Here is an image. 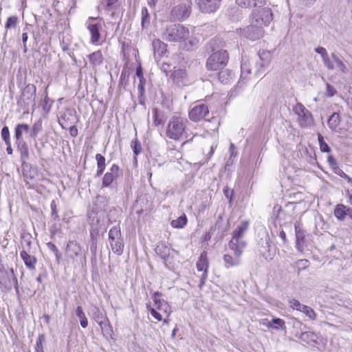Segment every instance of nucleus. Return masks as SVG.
Segmentation results:
<instances>
[{"mask_svg":"<svg viewBox=\"0 0 352 352\" xmlns=\"http://www.w3.org/2000/svg\"><path fill=\"white\" fill-rule=\"evenodd\" d=\"M103 216V214H91L89 216L90 223L92 226H100V218Z\"/></svg>","mask_w":352,"mask_h":352,"instance_id":"nucleus-46","label":"nucleus"},{"mask_svg":"<svg viewBox=\"0 0 352 352\" xmlns=\"http://www.w3.org/2000/svg\"><path fill=\"white\" fill-rule=\"evenodd\" d=\"M13 284L15 285V288L17 289L18 280L13 269H10V272L6 271L4 267L0 269L1 288L10 289Z\"/></svg>","mask_w":352,"mask_h":352,"instance_id":"nucleus-12","label":"nucleus"},{"mask_svg":"<svg viewBox=\"0 0 352 352\" xmlns=\"http://www.w3.org/2000/svg\"><path fill=\"white\" fill-rule=\"evenodd\" d=\"M188 121L180 116H173L168 120L166 127V135L175 141H182L187 138V124Z\"/></svg>","mask_w":352,"mask_h":352,"instance_id":"nucleus-2","label":"nucleus"},{"mask_svg":"<svg viewBox=\"0 0 352 352\" xmlns=\"http://www.w3.org/2000/svg\"><path fill=\"white\" fill-rule=\"evenodd\" d=\"M135 74L138 77L140 82L141 80L145 81V79L144 78V76H143V72H142V69L141 67H139L136 69Z\"/></svg>","mask_w":352,"mask_h":352,"instance_id":"nucleus-60","label":"nucleus"},{"mask_svg":"<svg viewBox=\"0 0 352 352\" xmlns=\"http://www.w3.org/2000/svg\"><path fill=\"white\" fill-rule=\"evenodd\" d=\"M236 4L242 8L252 9L264 6L267 0H235Z\"/></svg>","mask_w":352,"mask_h":352,"instance_id":"nucleus-25","label":"nucleus"},{"mask_svg":"<svg viewBox=\"0 0 352 352\" xmlns=\"http://www.w3.org/2000/svg\"><path fill=\"white\" fill-rule=\"evenodd\" d=\"M66 254L74 260L82 254V248L76 241H69L66 247Z\"/></svg>","mask_w":352,"mask_h":352,"instance_id":"nucleus-23","label":"nucleus"},{"mask_svg":"<svg viewBox=\"0 0 352 352\" xmlns=\"http://www.w3.org/2000/svg\"><path fill=\"white\" fill-rule=\"evenodd\" d=\"M141 23L142 28H146L149 25V14L146 8H143L142 10Z\"/></svg>","mask_w":352,"mask_h":352,"instance_id":"nucleus-43","label":"nucleus"},{"mask_svg":"<svg viewBox=\"0 0 352 352\" xmlns=\"http://www.w3.org/2000/svg\"><path fill=\"white\" fill-rule=\"evenodd\" d=\"M96 160L97 161V166H105V158L101 154H96Z\"/></svg>","mask_w":352,"mask_h":352,"instance_id":"nucleus-55","label":"nucleus"},{"mask_svg":"<svg viewBox=\"0 0 352 352\" xmlns=\"http://www.w3.org/2000/svg\"><path fill=\"white\" fill-rule=\"evenodd\" d=\"M320 149L322 152L324 153H329L331 151V148L329 145L324 142H322L320 145Z\"/></svg>","mask_w":352,"mask_h":352,"instance_id":"nucleus-59","label":"nucleus"},{"mask_svg":"<svg viewBox=\"0 0 352 352\" xmlns=\"http://www.w3.org/2000/svg\"><path fill=\"white\" fill-rule=\"evenodd\" d=\"M161 296V293L155 292L153 293L151 298L154 301L155 308L168 316L171 313V308L166 300L160 298Z\"/></svg>","mask_w":352,"mask_h":352,"instance_id":"nucleus-21","label":"nucleus"},{"mask_svg":"<svg viewBox=\"0 0 352 352\" xmlns=\"http://www.w3.org/2000/svg\"><path fill=\"white\" fill-rule=\"evenodd\" d=\"M19 151H20V157L23 163L29 157V149L28 146L25 142H20L16 143Z\"/></svg>","mask_w":352,"mask_h":352,"instance_id":"nucleus-34","label":"nucleus"},{"mask_svg":"<svg viewBox=\"0 0 352 352\" xmlns=\"http://www.w3.org/2000/svg\"><path fill=\"white\" fill-rule=\"evenodd\" d=\"M337 93L336 89L329 83L326 84V93L325 95L328 97H333Z\"/></svg>","mask_w":352,"mask_h":352,"instance_id":"nucleus-52","label":"nucleus"},{"mask_svg":"<svg viewBox=\"0 0 352 352\" xmlns=\"http://www.w3.org/2000/svg\"><path fill=\"white\" fill-rule=\"evenodd\" d=\"M249 227V223L246 221H241L240 224L236 227L232 234V238L228 243V246H241L243 245V248L245 249L246 246V242L243 239V235L248 230Z\"/></svg>","mask_w":352,"mask_h":352,"instance_id":"nucleus-8","label":"nucleus"},{"mask_svg":"<svg viewBox=\"0 0 352 352\" xmlns=\"http://www.w3.org/2000/svg\"><path fill=\"white\" fill-rule=\"evenodd\" d=\"M209 113V109L206 104H199L192 108L188 112V117L192 122H199L205 118Z\"/></svg>","mask_w":352,"mask_h":352,"instance_id":"nucleus-15","label":"nucleus"},{"mask_svg":"<svg viewBox=\"0 0 352 352\" xmlns=\"http://www.w3.org/2000/svg\"><path fill=\"white\" fill-rule=\"evenodd\" d=\"M155 252L157 256L164 260L165 264L167 265L168 263L170 262V259L173 257L171 253L174 252L175 250L170 249L165 243L160 242L157 245Z\"/></svg>","mask_w":352,"mask_h":352,"instance_id":"nucleus-19","label":"nucleus"},{"mask_svg":"<svg viewBox=\"0 0 352 352\" xmlns=\"http://www.w3.org/2000/svg\"><path fill=\"white\" fill-rule=\"evenodd\" d=\"M42 130V123L41 121H38L37 122H35L32 128L31 132H30V137L33 138H36L38 134Z\"/></svg>","mask_w":352,"mask_h":352,"instance_id":"nucleus-44","label":"nucleus"},{"mask_svg":"<svg viewBox=\"0 0 352 352\" xmlns=\"http://www.w3.org/2000/svg\"><path fill=\"white\" fill-rule=\"evenodd\" d=\"M241 80L243 79L248 78V76L251 73V68H250V63L249 59L243 58L241 65Z\"/></svg>","mask_w":352,"mask_h":352,"instance_id":"nucleus-33","label":"nucleus"},{"mask_svg":"<svg viewBox=\"0 0 352 352\" xmlns=\"http://www.w3.org/2000/svg\"><path fill=\"white\" fill-rule=\"evenodd\" d=\"M92 314L94 320L100 326L102 331H107L110 327L107 318L103 316L98 307L93 309Z\"/></svg>","mask_w":352,"mask_h":352,"instance_id":"nucleus-24","label":"nucleus"},{"mask_svg":"<svg viewBox=\"0 0 352 352\" xmlns=\"http://www.w3.org/2000/svg\"><path fill=\"white\" fill-rule=\"evenodd\" d=\"M17 19V17L15 16L8 17L6 23V28L9 29L12 27H15L16 25Z\"/></svg>","mask_w":352,"mask_h":352,"instance_id":"nucleus-51","label":"nucleus"},{"mask_svg":"<svg viewBox=\"0 0 352 352\" xmlns=\"http://www.w3.org/2000/svg\"><path fill=\"white\" fill-rule=\"evenodd\" d=\"M162 38L170 43H184V48L191 50L198 44V41L190 35L189 29L180 23L169 24L164 29Z\"/></svg>","mask_w":352,"mask_h":352,"instance_id":"nucleus-1","label":"nucleus"},{"mask_svg":"<svg viewBox=\"0 0 352 352\" xmlns=\"http://www.w3.org/2000/svg\"><path fill=\"white\" fill-rule=\"evenodd\" d=\"M273 19L272 10L269 8H257L254 10L250 15V21L254 24L262 28L268 26Z\"/></svg>","mask_w":352,"mask_h":352,"instance_id":"nucleus-5","label":"nucleus"},{"mask_svg":"<svg viewBox=\"0 0 352 352\" xmlns=\"http://www.w3.org/2000/svg\"><path fill=\"white\" fill-rule=\"evenodd\" d=\"M70 135L73 137H76L78 134V130L75 126L70 127L69 129Z\"/></svg>","mask_w":352,"mask_h":352,"instance_id":"nucleus-64","label":"nucleus"},{"mask_svg":"<svg viewBox=\"0 0 352 352\" xmlns=\"http://www.w3.org/2000/svg\"><path fill=\"white\" fill-rule=\"evenodd\" d=\"M119 166L117 164H113L110 168V171L104 174L102 186V187H109L117 179L119 173Z\"/></svg>","mask_w":352,"mask_h":352,"instance_id":"nucleus-22","label":"nucleus"},{"mask_svg":"<svg viewBox=\"0 0 352 352\" xmlns=\"http://www.w3.org/2000/svg\"><path fill=\"white\" fill-rule=\"evenodd\" d=\"M187 217L185 214H182L177 219L171 221L170 225L173 228H183L187 223Z\"/></svg>","mask_w":352,"mask_h":352,"instance_id":"nucleus-38","label":"nucleus"},{"mask_svg":"<svg viewBox=\"0 0 352 352\" xmlns=\"http://www.w3.org/2000/svg\"><path fill=\"white\" fill-rule=\"evenodd\" d=\"M45 340L44 334H40L36 340L35 346V352H44L43 349V343Z\"/></svg>","mask_w":352,"mask_h":352,"instance_id":"nucleus-45","label":"nucleus"},{"mask_svg":"<svg viewBox=\"0 0 352 352\" xmlns=\"http://www.w3.org/2000/svg\"><path fill=\"white\" fill-rule=\"evenodd\" d=\"M36 87L34 85H27L23 89L21 96L17 100V105L27 112L30 110V107L34 109L36 104Z\"/></svg>","mask_w":352,"mask_h":352,"instance_id":"nucleus-3","label":"nucleus"},{"mask_svg":"<svg viewBox=\"0 0 352 352\" xmlns=\"http://www.w3.org/2000/svg\"><path fill=\"white\" fill-rule=\"evenodd\" d=\"M263 28L258 25L254 24L251 21L248 26L241 30V34L252 41L259 39L263 36Z\"/></svg>","mask_w":352,"mask_h":352,"instance_id":"nucleus-13","label":"nucleus"},{"mask_svg":"<svg viewBox=\"0 0 352 352\" xmlns=\"http://www.w3.org/2000/svg\"><path fill=\"white\" fill-rule=\"evenodd\" d=\"M289 305L291 308L296 309L297 311L302 312L310 320H314L316 318V314L314 310L309 306L301 304L298 300L296 299H292L289 300Z\"/></svg>","mask_w":352,"mask_h":352,"instance_id":"nucleus-17","label":"nucleus"},{"mask_svg":"<svg viewBox=\"0 0 352 352\" xmlns=\"http://www.w3.org/2000/svg\"><path fill=\"white\" fill-rule=\"evenodd\" d=\"M144 83L145 81L141 80L138 86V100L141 104L144 103Z\"/></svg>","mask_w":352,"mask_h":352,"instance_id":"nucleus-42","label":"nucleus"},{"mask_svg":"<svg viewBox=\"0 0 352 352\" xmlns=\"http://www.w3.org/2000/svg\"><path fill=\"white\" fill-rule=\"evenodd\" d=\"M118 0H104V3L106 10H111L113 9V6Z\"/></svg>","mask_w":352,"mask_h":352,"instance_id":"nucleus-54","label":"nucleus"},{"mask_svg":"<svg viewBox=\"0 0 352 352\" xmlns=\"http://www.w3.org/2000/svg\"><path fill=\"white\" fill-rule=\"evenodd\" d=\"M278 236H279V237L282 239L283 244L287 243V237H286L285 232H284V230H281L279 232V233H278Z\"/></svg>","mask_w":352,"mask_h":352,"instance_id":"nucleus-63","label":"nucleus"},{"mask_svg":"<svg viewBox=\"0 0 352 352\" xmlns=\"http://www.w3.org/2000/svg\"><path fill=\"white\" fill-rule=\"evenodd\" d=\"M1 135L5 143H8V142H10V131L7 126H5L2 128Z\"/></svg>","mask_w":352,"mask_h":352,"instance_id":"nucleus-49","label":"nucleus"},{"mask_svg":"<svg viewBox=\"0 0 352 352\" xmlns=\"http://www.w3.org/2000/svg\"><path fill=\"white\" fill-rule=\"evenodd\" d=\"M333 172L343 179L346 177V174L340 167H335Z\"/></svg>","mask_w":352,"mask_h":352,"instance_id":"nucleus-58","label":"nucleus"},{"mask_svg":"<svg viewBox=\"0 0 352 352\" xmlns=\"http://www.w3.org/2000/svg\"><path fill=\"white\" fill-rule=\"evenodd\" d=\"M28 39V33L27 32H23L22 34V41H23V52L24 53H26L27 51H28V47H27V45H26V42Z\"/></svg>","mask_w":352,"mask_h":352,"instance_id":"nucleus-56","label":"nucleus"},{"mask_svg":"<svg viewBox=\"0 0 352 352\" xmlns=\"http://www.w3.org/2000/svg\"><path fill=\"white\" fill-rule=\"evenodd\" d=\"M76 315L78 317L80 320V325L82 328H86L88 325L87 319L85 315V313L82 310L81 306H78L75 311Z\"/></svg>","mask_w":352,"mask_h":352,"instance_id":"nucleus-39","label":"nucleus"},{"mask_svg":"<svg viewBox=\"0 0 352 352\" xmlns=\"http://www.w3.org/2000/svg\"><path fill=\"white\" fill-rule=\"evenodd\" d=\"M109 242L113 253L121 255L124 250V241L121 236L120 227H112L109 232Z\"/></svg>","mask_w":352,"mask_h":352,"instance_id":"nucleus-6","label":"nucleus"},{"mask_svg":"<svg viewBox=\"0 0 352 352\" xmlns=\"http://www.w3.org/2000/svg\"><path fill=\"white\" fill-rule=\"evenodd\" d=\"M153 124L155 126H160L164 124V122L163 118L160 116L158 110L157 109H153Z\"/></svg>","mask_w":352,"mask_h":352,"instance_id":"nucleus-47","label":"nucleus"},{"mask_svg":"<svg viewBox=\"0 0 352 352\" xmlns=\"http://www.w3.org/2000/svg\"><path fill=\"white\" fill-rule=\"evenodd\" d=\"M221 0H199L198 6L203 13H212L216 12L221 6Z\"/></svg>","mask_w":352,"mask_h":352,"instance_id":"nucleus-18","label":"nucleus"},{"mask_svg":"<svg viewBox=\"0 0 352 352\" xmlns=\"http://www.w3.org/2000/svg\"><path fill=\"white\" fill-rule=\"evenodd\" d=\"M267 327H271L276 330L280 329H285V322L283 320L278 318H273L271 321L268 322Z\"/></svg>","mask_w":352,"mask_h":352,"instance_id":"nucleus-37","label":"nucleus"},{"mask_svg":"<svg viewBox=\"0 0 352 352\" xmlns=\"http://www.w3.org/2000/svg\"><path fill=\"white\" fill-rule=\"evenodd\" d=\"M30 252L21 251L20 256L25 266L30 270H35L37 260L35 256L30 254Z\"/></svg>","mask_w":352,"mask_h":352,"instance_id":"nucleus-27","label":"nucleus"},{"mask_svg":"<svg viewBox=\"0 0 352 352\" xmlns=\"http://www.w3.org/2000/svg\"><path fill=\"white\" fill-rule=\"evenodd\" d=\"M331 58L333 61L336 63L337 67L343 73L346 74L348 72V69L344 62L340 59V58L335 54H331Z\"/></svg>","mask_w":352,"mask_h":352,"instance_id":"nucleus-41","label":"nucleus"},{"mask_svg":"<svg viewBox=\"0 0 352 352\" xmlns=\"http://www.w3.org/2000/svg\"><path fill=\"white\" fill-rule=\"evenodd\" d=\"M170 77L173 83L179 87L188 86L192 82V80L188 76L186 71L183 69H175Z\"/></svg>","mask_w":352,"mask_h":352,"instance_id":"nucleus-14","label":"nucleus"},{"mask_svg":"<svg viewBox=\"0 0 352 352\" xmlns=\"http://www.w3.org/2000/svg\"><path fill=\"white\" fill-rule=\"evenodd\" d=\"M50 208H51V215H52V217L54 220L57 219L58 218V211H57V209H56V204L55 201L53 200L51 202Z\"/></svg>","mask_w":352,"mask_h":352,"instance_id":"nucleus-53","label":"nucleus"},{"mask_svg":"<svg viewBox=\"0 0 352 352\" xmlns=\"http://www.w3.org/2000/svg\"><path fill=\"white\" fill-rule=\"evenodd\" d=\"M152 45L155 54H158L161 56L166 52V44L160 39H155Z\"/></svg>","mask_w":352,"mask_h":352,"instance_id":"nucleus-32","label":"nucleus"},{"mask_svg":"<svg viewBox=\"0 0 352 352\" xmlns=\"http://www.w3.org/2000/svg\"><path fill=\"white\" fill-rule=\"evenodd\" d=\"M258 56L260 59V63H258V69L256 70V73H259L263 68L269 65L271 60V54L270 51L267 50H259L258 52Z\"/></svg>","mask_w":352,"mask_h":352,"instance_id":"nucleus-26","label":"nucleus"},{"mask_svg":"<svg viewBox=\"0 0 352 352\" xmlns=\"http://www.w3.org/2000/svg\"><path fill=\"white\" fill-rule=\"evenodd\" d=\"M147 309L150 311L151 315L154 317L157 321L162 320V315L161 313L158 312L155 308L151 307L150 305H146Z\"/></svg>","mask_w":352,"mask_h":352,"instance_id":"nucleus-50","label":"nucleus"},{"mask_svg":"<svg viewBox=\"0 0 352 352\" xmlns=\"http://www.w3.org/2000/svg\"><path fill=\"white\" fill-rule=\"evenodd\" d=\"M89 58L93 66L100 65L102 63L103 57L102 52L98 50L89 55Z\"/></svg>","mask_w":352,"mask_h":352,"instance_id":"nucleus-36","label":"nucleus"},{"mask_svg":"<svg viewBox=\"0 0 352 352\" xmlns=\"http://www.w3.org/2000/svg\"><path fill=\"white\" fill-rule=\"evenodd\" d=\"M223 193L225 195V196L226 197V198L229 199L230 201L231 200V196L233 193V191L232 190H230L228 187H225L223 188Z\"/></svg>","mask_w":352,"mask_h":352,"instance_id":"nucleus-62","label":"nucleus"},{"mask_svg":"<svg viewBox=\"0 0 352 352\" xmlns=\"http://www.w3.org/2000/svg\"><path fill=\"white\" fill-rule=\"evenodd\" d=\"M30 126L27 124H19L14 129V138L16 140V143L24 142L22 139V134L23 132H28Z\"/></svg>","mask_w":352,"mask_h":352,"instance_id":"nucleus-31","label":"nucleus"},{"mask_svg":"<svg viewBox=\"0 0 352 352\" xmlns=\"http://www.w3.org/2000/svg\"><path fill=\"white\" fill-rule=\"evenodd\" d=\"M340 117L338 113H333L327 120V124L332 131L336 130V128L340 124Z\"/></svg>","mask_w":352,"mask_h":352,"instance_id":"nucleus-35","label":"nucleus"},{"mask_svg":"<svg viewBox=\"0 0 352 352\" xmlns=\"http://www.w3.org/2000/svg\"><path fill=\"white\" fill-rule=\"evenodd\" d=\"M229 249L233 251L234 256H231L229 254H226L223 256V261L225 263V267L228 269L232 267H236L241 264V256L243 254L244 248H243V245L238 246H228Z\"/></svg>","mask_w":352,"mask_h":352,"instance_id":"nucleus-10","label":"nucleus"},{"mask_svg":"<svg viewBox=\"0 0 352 352\" xmlns=\"http://www.w3.org/2000/svg\"><path fill=\"white\" fill-rule=\"evenodd\" d=\"M98 18L89 16L86 21V26L91 34L90 41L93 44H97L100 39V31L102 29V25L99 22H96Z\"/></svg>","mask_w":352,"mask_h":352,"instance_id":"nucleus-11","label":"nucleus"},{"mask_svg":"<svg viewBox=\"0 0 352 352\" xmlns=\"http://www.w3.org/2000/svg\"><path fill=\"white\" fill-rule=\"evenodd\" d=\"M228 60L229 54L226 50L214 52L207 59L206 67L212 71L221 69L227 65Z\"/></svg>","mask_w":352,"mask_h":352,"instance_id":"nucleus-4","label":"nucleus"},{"mask_svg":"<svg viewBox=\"0 0 352 352\" xmlns=\"http://www.w3.org/2000/svg\"><path fill=\"white\" fill-rule=\"evenodd\" d=\"M234 77V74L228 69H221V71L218 73V78L219 80L223 84H229L232 82Z\"/></svg>","mask_w":352,"mask_h":352,"instance_id":"nucleus-30","label":"nucleus"},{"mask_svg":"<svg viewBox=\"0 0 352 352\" xmlns=\"http://www.w3.org/2000/svg\"><path fill=\"white\" fill-rule=\"evenodd\" d=\"M21 241V251L30 252L32 244V236L30 233L25 232L22 233Z\"/></svg>","mask_w":352,"mask_h":352,"instance_id":"nucleus-29","label":"nucleus"},{"mask_svg":"<svg viewBox=\"0 0 352 352\" xmlns=\"http://www.w3.org/2000/svg\"><path fill=\"white\" fill-rule=\"evenodd\" d=\"M315 52L319 54L322 59L323 64L329 70L335 69L334 65L330 59L326 49L323 47H318L315 49Z\"/></svg>","mask_w":352,"mask_h":352,"instance_id":"nucleus-28","label":"nucleus"},{"mask_svg":"<svg viewBox=\"0 0 352 352\" xmlns=\"http://www.w3.org/2000/svg\"><path fill=\"white\" fill-rule=\"evenodd\" d=\"M131 146V148L133 149L134 154L136 156L138 155L141 153L142 146H141L140 142L138 140L137 138L132 140Z\"/></svg>","mask_w":352,"mask_h":352,"instance_id":"nucleus-48","label":"nucleus"},{"mask_svg":"<svg viewBox=\"0 0 352 352\" xmlns=\"http://www.w3.org/2000/svg\"><path fill=\"white\" fill-rule=\"evenodd\" d=\"M294 113L298 116L299 125L302 128L310 126L314 123V119L311 113L307 109L305 106L298 102L293 107Z\"/></svg>","mask_w":352,"mask_h":352,"instance_id":"nucleus-7","label":"nucleus"},{"mask_svg":"<svg viewBox=\"0 0 352 352\" xmlns=\"http://www.w3.org/2000/svg\"><path fill=\"white\" fill-rule=\"evenodd\" d=\"M334 215L340 221L344 220L346 217L345 206L338 204L334 209Z\"/></svg>","mask_w":352,"mask_h":352,"instance_id":"nucleus-40","label":"nucleus"},{"mask_svg":"<svg viewBox=\"0 0 352 352\" xmlns=\"http://www.w3.org/2000/svg\"><path fill=\"white\" fill-rule=\"evenodd\" d=\"M196 267L198 271L204 272L201 275L199 283V287H201L205 284V282L208 277V261L207 259V254L206 252H203L201 254L196 263Z\"/></svg>","mask_w":352,"mask_h":352,"instance_id":"nucleus-16","label":"nucleus"},{"mask_svg":"<svg viewBox=\"0 0 352 352\" xmlns=\"http://www.w3.org/2000/svg\"><path fill=\"white\" fill-rule=\"evenodd\" d=\"M296 234V248L302 252L304 250V242L305 239V230L303 229L302 224L300 221H296L294 224Z\"/></svg>","mask_w":352,"mask_h":352,"instance_id":"nucleus-20","label":"nucleus"},{"mask_svg":"<svg viewBox=\"0 0 352 352\" xmlns=\"http://www.w3.org/2000/svg\"><path fill=\"white\" fill-rule=\"evenodd\" d=\"M328 162H329V164L330 165V166L334 170V168L335 167H339L338 166V164H337V162L336 160V159L332 157L331 155H329L328 157Z\"/></svg>","mask_w":352,"mask_h":352,"instance_id":"nucleus-57","label":"nucleus"},{"mask_svg":"<svg viewBox=\"0 0 352 352\" xmlns=\"http://www.w3.org/2000/svg\"><path fill=\"white\" fill-rule=\"evenodd\" d=\"M191 13V3H180L173 8L170 13L172 21H182L186 19Z\"/></svg>","mask_w":352,"mask_h":352,"instance_id":"nucleus-9","label":"nucleus"},{"mask_svg":"<svg viewBox=\"0 0 352 352\" xmlns=\"http://www.w3.org/2000/svg\"><path fill=\"white\" fill-rule=\"evenodd\" d=\"M47 247L48 248V249L50 250H51L52 252H53L54 254L55 253H57V252L58 251V249L57 248V247L55 245L54 243H52V242H48L47 244H46Z\"/></svg>","mask_w":352,"mask_h":352,"instance_id":"nucleus-61","label":"nucleus"}]
</instances>
